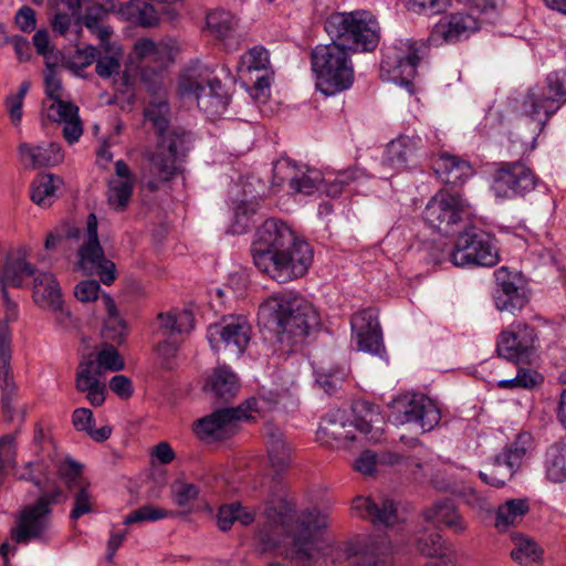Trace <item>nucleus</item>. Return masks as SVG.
Returning a JSON list of instances; mask_svg holds the SVG:
<instances>
[{
  "label": "nucleus",
  "mask_w": 566,
  "mask_h": 566,
  "mask_svg": "<svg viewBox=\"0 0 566 566\" xmlns=\"http://www.w3.org/2000/svg\"><path fill=\"white\" fill-rule=\"evenodd\" d=\"M265 444L270 464L276 474H281L291 465L292 447L280 429L268 426Z\"/></svg>",
  "instance_id": "72a5a7b5"
},
{
  "label": "nucleus",
  "mask_w": 566,
  "mask_h": 566,
  "mask_svg": "<svg viewBox=\"0 0 566 566\" xmlns=\"http://www.w3.org/2000/svg\"><path fill=\"white\" fill-rule=\"evenodd\" d=\"M11 335L7 324L0 325V389L3 417L7 421H13L17 409L14 401L18 388L11 374Z\"/></svg>",
  "instance_id": "b1692460"
},
{
  "label": "nucleus",
  "mask_w": 566,
  "mask_h": 566,
  "mask_svg": "<svg viewBox=\"0 0 566 566\" xmlns=\"http://www.w3.org/2000/svg\"><path fill=\"white\" fill-rule=\"evenodd\" d=\"M279 402L277 395L270 392L269 397L249 398L234 408H224L198 419L193 424L196 434L201 440H224L235 431V422L253 419V413H260Z\"/></svg>",
  "instance_id": "1a4fd4ad"
},
{
  "label": "nucleus",
  "mask_w": 566,
  "mask_h": 566,
  "mask_svg": "<svg viewBox=\"0 0 566 566\" xmlns=\"http://www.w3.org/2000/svg\"><path fill=\"white\" fill-rule=\"evenodd\" d=\"M314 172L306 166H298L296 163L289 158H280L273 165L274 177H305L306 174Z\"/></svg>",
  "instance_id": "e2e57ef3"
},
{
  "label": "nucleus",
  "mask_w": 566,
  "mask_h": 566,
  "mask_svg": "<svg viewBox=\"0 0 566 566\" xmlns=\"http://www.w3.org/2000/svg\"><path fill=\"white\" fill-rule=\"evenodd\" d=\"M565 102L566 71H557L527 91L522 101V109L527 116L544 124Z\"/></svg>",
  "instance_id": "9b49d317"
},
{
  "label": "nucleus",
  "mask_w": 566,
  "mask_h": 566,
  "mask_svg": "<svg viewBox=\"0 0 566 566\" xmlns=\"http://www.w3.org/2000/svg\"><path fill=\"white\" fill-rule=\"evenodd\" d=\"M134 190V179H109L107 190L108 205L116 211L126 209Z\"/></svg>",
  "instance_id": "09e8293b"
},
{
  "label": "nucleus",
  "mask_w": 566,
  "mask_h": 566,
  "mask_svg": "<svg viewBox=\"0 0 566 566\" xmlns=\"http://www.w3.org/2000/svg\"><path fill=\"white\" fill-rule=\"evenodd\" d=\"M494 279L493 300L495 307L500 312L514 313L526 305L525 289L517 273L509 271L506 266H502L495 270Z\"/></svg>",
  "instance_id": "5701e85b"
},
{
  "label": "nucleus",
  "mask_w": 566,
  "mask_h": 566,
  "mask_svg": "<svg viewBox=\"0 0 566 566\" xmlns=\"http://www.w3.org/2000/svg\"><path fill=\"white\" fill-rule=\"evenodd\" d=\"M479 29L478 20L471 14L453 13L443 17L434 25L431 41L436 44L442 42H457L470 36Z\"/></svg>",
  "instance_id": "bb28decb"
},
{
  "label": "nucleus",
  "mask_w": 566,
  "mask_h": 566,
  "mask_svg": "<svg viewBox=\"0 0 566 566\" xmlns=\"http://www.w3.org/2000/svg\"><path fill=\"white\" fill-rule=\"evenodd\" d=\"M449 258L455 266L491 268L499 262L492 237L476 227H469L458 235Z\"/></svg>",
  "instance_id": "ddd939ff"
},
{
  "label": "nucleus",
  "mask_w": 566,
  "mask_h": 566,
  "mask_svg": "<svg viewBox=\"0 0 566 566\" xmlns=\"http://www.w3.org/2000/svg\"><path fill=\"white\" fill-rule=\"evenodd\" d=\"M352 514L369 521L377 527H392L398 522L397 504L389 499L376 501L370 496H356L350 506Z\"/></svg>",
  "instance_id": "393cba45"
},
{
  "label": "nucleus",
  "mask_w": 566,
  "mask_h": 566,
  "mask_svg": "<svg viewBox=\"0 0 566 566\" xmlns=\"http://www.w3.org/2000/svg\"><path fill=\"white\" fill-rule=\"evenodd\" d=\"M352 53L336 44H319L312 51L315 86L325 96H335L353 86L355 80Z\"/></svg>",
  "instance_id": "39448f33"
},
{
  "label": "nucleus",
  "mask_w": 566,
  "mask_h": 566,
  "mask_svg": "<svg viewBox=\"0 0 566 566\" xmlns=\"http://www.w3.org/2000/svg\"><path fill=\"white\" fill-rule=\"evenodd\" d=\"M45 94L51 102L64 98V91L61 84V78L57 75L54 64L46 62V70L44 72Z\"/></svg>",
  "instance_id": "680f3d73"
},
{
  "label": "nucleus",
  "mask_w": 566,
  "mask_h": 566,
  "mask_svg": "<svg viewBox=\"0 0 566 566\" xmlns=\"http://www.w3.org/2000/svg\"><path fill=\"white\" fill-rule=\"evenodd\" d=\"M93 510L92 495L88 486L81 485L74 495V505L70 513L72 520H78L84 514L91 513Z\"/></svg>",
  "instance_id": "0e129e2a"
},
{
  "label": "nucleus",
  "mask_w": 566,
  "mask_h": 566,
  "mask_svg": "<svg viewBox=\"0 0 566 566\" xmlns=\"http://www.w3.org/2000/svg\"><path fill=\"white\" fill-rule=\"evenodd\" d=\"M18 153L21 163L31 168L55 166L64 159L63 150L56 143H41L38 145L21 143Z\"/></svg>",
  "instance_id": "c756f323"
},
{
  "label": "nucleus",
  "mask_w": 566,
  "mask_h": 566,
  "mask_svg": "<svg viewBox=\"0 0 566 566\" xmlns=\"http://www.w3.org/2000/svg\"><path fill=\"white\" fill-rule=\"evenodd\" d=\"M82 469L81 463L67 458L59 464L57 473L69 489L80 488L85 485L81 479Z\"/></svg>",
  "instance_id": "052dcab7"
},
{
  "label": "nucleus",
  "mask_w": 566,
  "mask_h": 566,
  "mask_svg": "<svg viewBox=\"0 0 566 566\" xmlns=\"http://www.w3.org/2000/svg\"><path fill=\"white\" fill-rule=\"evenodd\" d=\"M325 179H289V189L292 195L312 196L317 191H322Z\"/></svg>",
  "instance_id": "69168bd1"
},
{
  "label": "nucleus",
  "mask_w": 566,
  "mask_h": 566,
  "mask_svg": "<svg viewBox=\"0 0 566 566\" xmlns=\"http://www.w3.org/2000/svg\"><path fill=\"white\" fill-rule=\"evenodd\" d=\"M255 511L243 506L240 502L223 504L219 507L217 514V524L219 530L229 531L238 522L242 526L252 524L255 520Z\"/></svg>",
  "instance_id": "37998d69"
},
{
  "label": "nucleus",
  "mask_w": 566,
  "mask_h": 566,
  "mask_svg": "<svg viewBox=\"0 0 566 566\" xmlns=\"http://www.w3.org/2000/svg\"><path fill=\"white\" fill-rule=\"evenodd\" d=\"M29 88H30L29 82H23L20 85L18 93L9 94L6 97L7 112L9 114L11 123L14 126H19L21 124L22 116H23V111H22L23 99H24Z\"/></svg>",
  "instance_id": "bf43d9fd"
},
{
  "label": "nucleus",
  "mask_w": 566,
  "mask_h": 566,
  "mask_svg": "<svg viewBox=\"0 0 566 566\" xmlns=\"http://www.w3.org/2000/svg\"><path fill=\"white\" fill-rule=\"evenodd\" d=\"M355 421H349L346 411L337 409L325 415L317 430V440L331 448H344L356 438L355 432L369 433L377 421V407L369 402H356L353 407Z\"/></svg>",
  "instance_id": "6e6552de"
},
{
  "label": "nucleus",
  "mask_w": 566,
  "mask_h": 566,
  "mask_svg": "<svg viewBox=\"0 0 566 566\" xmlns=\"http://www.w3.org/2000/svg\"><path fill=\"white\" fill-rule=\"evenodd\" d=\"M174 512L156 507L153 505H144L137 510L132 511L124 520L125 525L134 523L156 522L159 520L172 516Z\"/></svg>",
  "instance_id": "13d9d810"
},
{
  "label": "nucleus",
  "mask_w": 566,
  "mask_h": 566,
  "mask_svg": "<svg viewBox=\"0 0 566 566\" xmlns=\"http://www.w3.org/2000/svg\"><path fill=\"white\" fill-rule=\"evenodd\" d=\"M532 446V436L521 432L515 440L506 444L489 464L488 471H480V479L494 488H502L521 468Z\"/></svg>",
  "instance_id": "2eb2a0df"
},
{
  "label": "nucleus",
  "mask_w": 566,
  "mask_h": 566,
  "mask_svg": "<svg viewBox=\"0 0 566 566\" xmlns=\"http://www.w3.org/2000/svg\"><path fill=\"white\" fill-rule=\"evenodd\" d=\"M514 541L515 547L512 549L511 556L521 565L527 566L528 564L538 562L542 558L543 551L532 539L518 536L515 537Z\"/></svg>",
  "instance_id": "603ef678"
},
{
  "label": "nucleus",
  "mask_w": 566,
  "mask_h": 566,
  "mask_svg": "<svg viewBox=\"0 0 566 566\" xmlns=\"http://www.w3.org/2000/svg\"><path fill=\"white\" fill-rule=\"evenodd\" d=\"M95 366H98V370L103 371H119L124 369L125 363L118 350L109 344L103 345L101 350L96 354L94 360Z\"/></svg>",
  "instance_id": "4d7b16f0"
},
{
  "label": "nucleus",
  "mask_w": 566,
  "mask_h": 566,
  "mask_svg": "<svg viewBox=\"0 0 566 566\" xmlns=\"http://www.w3.org/2000/svg\"><path fill=\"white\" fill-rule=\"evenodd\" d=\"M135 53L150 63H155L157 69L163 70L172 59L171 48L164 42H154L149 39H140L135 43Z\"/></svg>",
  "instance_id": "a18cd8bd"
},
{
  "label": "nucleus",
  "mask_w": 566,
  "mask_h": 566,
  "mask_svg": "<svg viewBox=\"0 0 566 566\" xmlns=\"http://www.w3.org/2000/svg\"><path fill=\"white\" fill-rule=\"evenodd\" d=\"M111 34L108 28L99 30V38L102 40V51L96 55V73L103 78L118 74L120 69V59L123 55L122 48L118 44L107 42Z\"/></svg>",
  "instance_id": "c9c22d12"
},
{
  "label": "nucleus",
  "mask_w": 566,
  "mask_h": 566,
  "mask_svg": "<svg viewBox=\"0 0 566 566\" xmlns=\"http://www.w3.org/2000/svg\"><path fill=\"white\" fill-rule=\"evenodd\" d=\"M286 179H231L228 187V202L234 213L230 231L233 234L247 232L253 224L252 217L259 208L258 199L276 196L285 189Z\"/></svg>",
  "instance_id": "0eeeda50"
},
{
  "label": "nucleus",
  "mask_w": 566,
  "mask_h": 566,
  "mask_svg": "<svg viewBox=\"0 0 566 566\" xmlns=\"http://www.w3.org/2000/svg\"><path fill=\"white\" fill-rule=\"evenodd\" d=\"M62 497L60 486H54L50 493H42L38 500L24 506L11 530V539L18 544L42 539L50 526L51 505L59 503Z\"/></svg>",
  "instance_id": "f8f14e48"
},
{
  "label": "nucleus",
  "mask_w": 566,
  "mask_h": 566,
  "mask_svg": "<svg viewBox=\"0 0 566 566\" xmlns=\"http://www.w3.org/2000/svg\"><path fill=\"white\" fill-rule=\"evenodd\" d=\"M272 74H258L253 75L250 95L260 103H264L270 96Z\"/></svg>",
  "instance_id": "774afa93"
},
{
  "label": "nucleus",
  "mask_w": 566,
  "mask_h": 566,
  "mask_svg": "<svg viewBox=\"0 0 566 566\" xmlns=\"http://www.w3.org/2000/svg\"><path fill=\"white\" fill-rule=\"evenodd\" d=\"M258 321L263 327L282 335V339L286 336L297 343L318 324V315L307 300L289 291L265 300L259 306Z\"/></svg>",
  "instance_id": "7ed1b4c3"
},
{
  "label": "nucleus",
  "mask_w": 566,
  "mask_h": 566,
  "mask_svg": "<svg viewBox=\"0 0 566 566\" xmlns=\"http://www.w3.org/2000/svg\"><path fill=\"white\" fill-rule=\"evenodd\" d=\"M102 300L107 312L103 337L106 340L122 344L127 333L126 322L119 316L116 304L109 294H104Z\"/></svg>",
  "instance_id": "c03bdc74"
},
{
  "label": "nucleus",
  "mask_w": 566,
  "mask_h": 566,
  "mask_svg": "<svg viewBox=\"0 0 566 566\" xmlns=\"http://www.w3.org/2000/svg\"><path fill=\"white\" fill-rule=\"evenodd\" d=\"M424 520L433 525L443 524L453 533L461 534L467 530V523L459 514L452 500L436 502L423 513Z\"/></svg>",
  "instance_id": "f704fd0d"
},
{
  "label": "nucleus",
  "mask_w": 566,
  "mask_h": 566,
  "mask_svg": "<svg viewBox=\"0 0 566 566\" xmlns=\"http://www.w3.org/2000/svg\"><path fill=\"white\" fill-rule=\"evenodd\" d=\"M96 60V49L87 45L83 49H76L74 53L67 59L66 64L72 70L84 69Z\"/></svg>",
  "instance_id": "338daca9"
},
{
  "label": "nucleus",
  "mask_w": 566,
  "mask_h": 566,
  "mask_svg": "<svg viewBox=\"0 0 566 566\" xmlns=\"http://www.w3.org/2000/svg\"><path fill=\"white\" fill-rule=\"evenodd\" d=\"M350 328L359 350L385 357L386 348L376 308L368 307L356 312L350 318Z\"/></svg>",
  "instance_id": "412c9836"
},
{
  "label": "nucleus",
  "mask_w": 566,
  "mask_h": 566,
  "mask_svg": "<svg viewBox=\"0 0 566 566\" xmlns=\"http://www.w3.org/2000/svg\"><path fill=\"white\" fill-rule=\"evenodd\" d=\"M195 318L190 311H172L158 315L159 328L169 337L158 344L157 352L160 357L166 359L169 366V359L172 358L178 350V343L171 339L176 334H188L193 328Z\"/></svg>",
  "instance_id": "a878e982"
},
{
  "label": "nucleus",
  "mask_w": 566,
  "mask_h": 566,
  "mask_svg": "<svg viewBox=\"0 0 566 566\" xmlns=\"http://www.w3.org/2000/svg\"><path fill=\"white\" fill-rule=\"evenodd\" d=\"M542 380L541 375L531 369L520 367L515 377L510 379H502L496 382L497 387L501 389H531L534 388Z\"/></svg>",
  "instance_id": "864d4df0"
},
{
  "label": "nucleus",
  "mask_w": 566,
  "mask_h": 566,
  "mask_svg": "<svg viewBox=\"0 0 566 566\" xmlns=\"http://www.w3.org/2000/svg\"><path fill=\"white\" fill-rule=\"evenodd\" d=\"M63 188V179H33L30 185V199L41 208H50L60 198Z\"/></svg>",
  "instance_id": "79ce46f5"
},
{
  "label": "nucleus",
  "mask_w": 566,
  "mask_h": 566,
  "mask_svg": "<svg viewBox=\"0 0 566 566\" xmlns=\"http://www.w3.org/2000/svg\"><path fill=\"white\" fill-rule=\"evenodd\" d=\"M537 180L538 179H493L491 191L496 199H513L535 189Z\"/></svg>",
  "instance_id": "49530a36"
},
{
  "label": "nucleus",
  "mask_w": 566,
  "mask_h": 566,
  "mask_svg": "<svg viewBox=\"0 0 566 566\" xmlns=\"http://www.w3.org/2000/svg\"><path fill=\"white\" fill-rule=\"evenodd\" d=\"M263 518L256 533L258 549L273 552L293 566H313L321 557L333 565L378 566L374 546L365 536L327 544L321 531L327 526L328 516L315 507L296 512L292 501L279 495L266 502Z\"/></svg>",
  "instance_id": "f257e3e1"
},
{
  "label": "nucleus",
  "mask_w": 566,
  "mask_h": 566,
  "mask_svg": "<svg viewBox=\"0 0 566 566\" xmlns=\"http://www.w3.org/2000/svg\"><path fill=\"white\" fill-rule=\"evenodd\" d=\"M101 378L102 373L94 360L88 359L80 364L75 387L78 391L87 394L86 398L94 407H99L105 401L106 385Z\"/></svg>",
  "instance_id": "2f4dec72"
},
{
  "label": "nucleus",
  "mask_w": 566,
  "mask_h": 566,
  "mask_svg": "<svg viewBox=\"0 0 566 566\" xmlns=\"http://www.w3.org/2000/svg\"><path fill=\"white\" fill-rule=\"evenodd\" d=\"M251 252L259 271L279 283L304 276L313 262L312 247L275 218L265 220L256 229Z\"/></svg>",
  "instance_id": "f03ea898"
},
{
  "label": "nucleus",
  "mask_w": 566,
  "mask_h": 566,
  "mask_svg": "<svg viewBox=\"0 0 566 566\" xmlns=\"http://www.w3.org/2000/svg\"><path fill=\"white\" fill-rule=\"evenodd\" d=\"M413 542L418 553L431 558L424 566H454V551L437 531L423 530L416 534Z\"/></svg>",
  "instance_id": "cd10ccee"
},
{
  "label": "nucleus",
  "mask_w": 566,
  "mask_h": 566,
  "mask_svg": "<svg viewBox=\"0 0 566 566\" xmlns=\"http://www.w3.org/2000/svg\"><path fill=\"white\" fill-rule=\"evenodd\" d=\"M34 302L53 312H63L61 287L52 273L38 272L33 276Z\"/></svg>",
  "instance_id": "473e14b6"
},
{
  "label": "nucleus",
  "mask_w": 566,
  "mask_h": 566,
  "mask_svg": "<svg viewBox=\"0 0 566 566\" xmlns=\"http://www.w3.org/2000/svg\"><path fill=\"white\" fill-rule=\"evenodd\" d=\"M237 70L241 76L248 77V80H253V75L258 74H273L270 69L269 52L262 46H253L242 54Z\"/></svg>",
  "instance_id": "ea45409f"
},
{
  "label": "nucleus",
  "mask_w": 566,
  "mask_h": 566,
  "mask_svg": "<svg viewBox=\"0 0 566 566\" xmlns=\"http://www.w3.org/2000/svg\"><path fill=\"white\" fill-rule=\"evenodd\" d=\"M530 504L526 499H511L499 505L495 512L494 526L504 532L511 526H515L522 522L523 517L528 513Z\"/></svg>",
  "instance_id": "58836bf2"
},
{
  "label": "nucleus",
  "mask_w": 566,
  "mask_h": 566,
  "mask_svg": "<svg viewBox=\"0 0 566 566\" xmlns=\"http://www.w3.org/2000/svg\"><path fill=\"white\" fill-rule=\"evenodd\" d=\"M144 118L156 130L159 139L167 136L170 122V107L165 95H156L144 109Z\"/></svg>",
  "instance_id": "a19ab883"
},
{
  "label": "nucleus",
  "mask_w": 566,
  "mask_h": 566,
  "mask_svg": "<svg viewBox=\"0 0 566 566\" xmlns=\"http://www.w3.org/2000/svg\"><path fill=\"white\" fill-rule=\"evenodd\" d=\"M180 8V0H132L119 4L118 17L123 20L135 21L142 27H154L160 15L174 20Z\"/></svg>",
  "instance_id": "4be33fe9"
},
{
  "label": "nucleus",
  "mask_w": 566,
  "mask_h": 566,
  "mask_svg": "<svg viewBox=\"0 0 566 566\" xmlns=\"http://www.w3.org/2000/svg\"><path fill=\"white\" fill-rule=\"evenodd\" d=\"M538 336L535 328L523 322H514L500 333L496 353L515 364L530 363L535 354Z\"/></svg>",
  "instance_id": "6ab92c4d"
},
{
  "label": "nucleus",
  "mask_w": 566,
  "mask_h": 566,
  "mask_svg": "<svg viewBox=\"0 0 566 566\" xmlns=\"http://www.w3.org/2000/svg\"><path fill=\"white\" fill-rule=\"evenodd\" d=\"M171 496L179 507L190 509L192 503L198 500L200 489L193 483L184 480H176L170 485Z\"/></svg>",
  "instance_id": "6e6d98bb"
},
{
  "label": "nucleus",
  "mask_w": 566,
  "mask_h": 566,
  "mask_svg": "<svg viewBox=\"0 0 566 566\" xmlns=\"http://www.w3.org/2000/svg\"><path fill=\"white\" fill-rule=\"evenodd\" d=\"M19 479L32 482L42 493H50L57 486L50 478V465L44 460L30 461L25 464Z\"/></svg>",
  "instance_id": "de8ad7c7"
},
{
  "label": "nucleus",
  "mask_w": 566,
  "mask_h": 566,
  "mask_svg": "<svg viewBox=\"0 0 566 566\" xmlns=\"http://www.w3.org/2000/svg\"><path fill=\"white\" fill-rule=\"evenodd\" d=\"M97 218L90 213L86 221V241L80 247L77 269L86 275L96 274L105 285L116 279L115 263L105 258L97 235Z\"/></svg>",
  "instance_id": "dca6fc26"
},
{
  "label": "nucleus",
  "mask_w": 566,
  "mask_h": 566,
  "mask_svg": "<svg viewBox=\"0 0 566 566\" xmlns=\"http://www.w3.org/2000/svg\"><path fill=\"white\" fill-rule=\"evenodd\" d=\"M206 22L208 30L219 39L229 36L237 25L235 18L224 10L209 12Z\"/></svg>",
  "instance_id": "3c124183"
},
{
  "label": "nucleus",
  "mask_w": 566,
  "mask_h": 566,
  "mask_svg": "<svg viewBox=\"0 0 566 566\" xmlns=\"http://www.w3.org/2000/svg\"><path fill=\"white\" fill-rule=\"evenodd\" d=\"M543 470L545 479L553 484L566 483V442L551 444L544 454Z\"/></svg>",
  "instance_id": "4c0bfd02"
},
{
  "label": "nucleus",
  "mask_w": 566,
  "mask_h": 566,
  "mask_svg": "<svg viewBox=\"0 0 566 566\" xmlns=\"http://www.w3.org/2000/svg\"><path fill=\"white\" fill-rule=\"evenodd\" d=\"M239 379L233 370L226 365L214 368L212 375L205 385V390L210 391L214 397L229 401L239 390Z\"/></svg>",
  "instance_id": "e433bc0d"
},
{
  "label": "nucleus",
  "mask_w": 566,
  "mask_h": 566,
  "mask_svg": "<svg viewBox=\"0 0 566 566\" xmlns=\"http://www.w3.org/2000/svg\"><path fill=\"white\" fill-rule=\"evenodd\" d=\"M119 6L116 0H102L92 4L84 17V24L92 31L98 30L99 21L104 20L109 13L118 15Z\"/></svg>",
  "instance_id": "5fc2aeb1"
},
{
  "label": "nucleus",
  "mask_w": 566,
  "mask_h": 566,
  "mask_svg": "<svg viewBox=\"0 0 566 566\" xmlns=\"http://www.w3.org/2000/svg\"><path fill=\"white\" fill-rule=\"evenodd\" d=\"M190 144V134L182 129H172L158 139L155 153L149 156L153 168L167 177L186 174L185 157Z\"/></svg>",
  "instance_id": "a211bd4d"
},
{
  "label": "nucleus",
  "mask_w": 566,
  "mask_h": 566,
  "mask_svg": "<svg viewBox=\"0 0 566 566\" xmlns=\"http://www.w3.org/2000/svg\"><path fill=\"white\" fill-rule=\"evenodd\" d=\"M331 43L349 53L373 51L379 42V24L368 11L338 12L324 24Z\"/></svg>",
  "instance_id": "20e7f679"
},
{
  "label": "nucleus",
  "mask_w": 566,
  "mask_h": 566,
  "mask_svg": "<svg viewBox=\"0 0 566 566\" xmlns=\"http://www.w3.org/2000/svg\"><path fill=\"white\" fill-rule=\"evenodd\" d=\"M389 418L395 424L413 423L428 432L440 422L441 412L432 399L422 394H413L396 399Z\"/></svg>",
  "instance_id": "f3484780"
},
{
  "label": "nucleus",
  "mask_w": 566,
  "mask_h": 566,
  "mask_svg": "<svg viewBox=\"0 0 566 566\" xmlns=\"http://www.w3.org/2000/svg\"><path fill=\"white\" fill-rule=\"evenodd\" d=\"M418 62L419 55L416 43L410 40H399L384 50L380 76L384 81L398 84L409 94H413L412 80L417 75Z\"/></svg>",
  "instance_id": "4468645a"
},
{
  "label": "nucleus",
  "mask_w": 566,
  "mask_h": 566,
  "mask_svg": "<svg viewBox=\"0 0 566 566\" xmlns=\"http://www.w3.org/2000/svg\"><path fill=\"white\" fill-rule=\"evenodd\" d=\"M472 214V206L461 192L444 188L427 203L423 219L432 229L449 235L457 231L459 223Z\"/></svg>",
  "instance_id": "9d476101"
},
{
  "label": "nucleus",
  "mask_w": 566,
  "mask_h": 566,
  "mask_svg": "<svg viewBox=\"0 0 566 566\" xmlns=\"http://www.w3.org/2000/svg\"><path fill=\"white\" fill-rule=\"evenodd\" d=\"M207 338L216 352L220 350L223 345L224 348L241 355L251 340V325L242 315L231 316L219 324L210 325Z\"/></svg>",
  "instance_id": "aec40b11"
},
{
  "label": "nucleus",
  "mask_w": 566,
  "mask_h": 566,
  "mask_svg": "<svg viewBox=\"0 0 566 566\" xmlns=\"http://www.w3.org/2000/svg\"><path fill=\"white\" fill-rule=\"evenodd\" d=\"M421 139L417 136H400L391 140L386 148L384 165L397 174H403L415 163Z\"/></svg>",
  "instance_id": "7c9ffc66"
},
{
  "label": "nucleus",
  "mask_w": 566,
  "mask_h": 566,
  "mask_svg": "<svg viewBox=\"0 0 566 566\" xmlns=\"http://www.w3.org/2000/svg\"><path fill=\"white\" fill-rule=\"evenodd\" d=\"M433 169L438 176L459 172L457 177H469L475 174L470 163L448 154H441L436 158Z\"/></svg>",
  "instance_id": "8fccbe9b"
},
{
  "label": "nucleus",
  "mask_w": 566,
  "mask_h": 566,
  "mask_svg": "<svg viewBox=\"0 0 566 566\" xmlns=\"http://www.w3.org/2000/svg\"><path fill=\"white\" fill-rule=\"evenodd\" d=\"M48 117L62 123L63 137L69 144L76 143L83 135V124L78 116V107L72 102L61 98L46 106Z\"/></svg>",
  "instance_id": "c85d7f7f"
},
{
  "label": "nucleus",
  "mask_w": 566,
  "mask_h": 566,
  "mask_svg": "<svg viewBox=\"0 0 566 566\" xmlns=\"http://www.w3.org/2000/svg\"><path fill=\"white\" fill-rule=\"evenodd\" d=\"M179 96L195 102L209 118L222 115L229 104V95L213 71L203 65H192L179 76Z\"/></svg>",
  "instance_id": "423d86ee"
}]
</instances>
